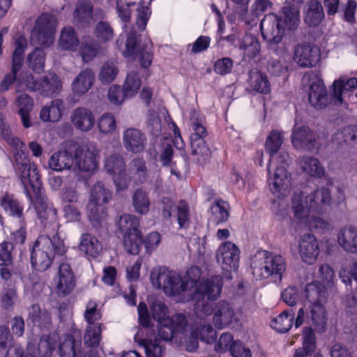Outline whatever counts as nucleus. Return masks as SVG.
<instances>
[{
  "label": "nucleus",
  "mask_w": 357,
  "mask_h": 357,
  "mask_svg": "<svg viewBox=\"0 0 357 357\" xmlns=\"http://www.w3.org/2000/svg\"><path fill=\"white\" fill-rule=\"evenodd\" d=\"M291 1L285 2L282 16L271 13L266 15L260 23L262 36L270 50L276 51V45L282 42L285 29L294 31L299 26V6L303 3L304 0Z\"/></svg>",
  "instance_id": "1"
},
{
  "label": "nucleus",
  "mask_w": 357,
  "mask_h": 357,
  "mask_svg": "<svg viewBox=\"0 0 357 357\" xmlns=\"http://www.w3.org/2000/svg\"><path fill=\"white\" fill-rule=\"evenodd\" d=\"M22 168L21 165L20 169ZM20 171L22 176H20V178L27 197L31 202H33V198H35L34 207L38 218L45 227L50 225L52 227L53 231H56L59 228L56 211L42 192V183L38 169H29L28 172L23 169V171Z\"/></svg>",
  "instance_id": "2"
},
{
  "label": "nucleus",
  "mask_w": 357,
  "mask_h": 357,
  "mask_svg": "<svg viewBox=\"0 0 357 357\" xmlns=\"http://www.w3.org/2000/svg\"><path fill=\"white\" fill-rule=\"evenodd\" d=\"M306 298L310 303L309 313L306 314L303 307L299 309L295 320V327L302 325L306 316L307 323L311 330L317 333L325 331L327 321V312L325 303L327 301V291L319 282H313L305 287Z\"/></svg>",
  "instance_id": "3"
},
{
  "label": "nucleus",
  "mask_w": 357,
  "mask_h": 357,
  "mask_svg": "<svg viewBox=\"0 0 357 357\" xmlns=\"http://www.w3.org/2000/svg\"><path fill=\"white\" fill-rule=\"evenodd\" d=\"M201 271L198 266H191L186 272L184 283L187 293L196 303L197 308L205 311L208 301L217 299L222 291V277L214 275L206 280H199Z\"/></svg>",
  "instance_id": "4"
},
{
  "label": "nucleus",
  "mask_w": 357,
  "mask_h": 357,
  "mask_svg": "<svg viewBox=\"0 0 357 357\" xmlns=\"http://www.w3.org/2000/svg\"><path fill=\"white\" fill-rule=\"evenodd\" d=\"M66 248L57 234L40 235L36 240L31 255L32 267L38 271H46L52 264L54 256L63 255Z\"/></svg>",
  "instance_id": "5"
},
{
  "label": "nucleus",
  "mask_w": 357,
  "mask_h": 357,
  "mask_svg": "<svg viewBox=\"0 0 357 357\" xmlns=\"http://www.w3.org/2000/svg\"><path fill=\"white\" fill-rule=\"evenodd\" d=\"M252 273L263 278H273L275 282L281 281L286 270L284 258L280 255H273L266 250H259L251 263Z\"/></svg>",
  "instance_id": "6"
},
{
  "label": "nucleus",
  "mask_w": 357,
  "mask_h": 357,
  "mask_svg": "<svg viewBox=\"0 0 357 357\" xmlns=\"http://www.w3.org/2000/svg\"><path fill=\"white\" fill-rule=\"evenodd\" d=\"M153 287L162 289L167 295H177L187 292L183 279L173 271L165 267L154 268L150 275Z\"/></svg>",
  "instance_id": "7"
},
{
  "label": "nucleus",
  "mask_w": 357,
  "mask_h": 357,
  "mask_svg": "<svg viewBox=\"0 0 357 357\" xmlns=\"http://www.w3.org/2000/svg\"><path fill=\"white\" fill-rule=\"evenodd\" d=\"M0 131L3 139L13 149L14 165L19 177L22 176V172L20 169L21 165L22 166L21 169L22 171L23 169L27 172L29 169H36V165L29 162L28 156L24 151V144L20 138L13 135L9 125L1 117H0Z\"/></svg>",
  "instance_id": "8"
},
{
  "label": "nucleus",
  "mask_w": 357,
  "mask_h": 357,
  "mask_svg": "<svg viewBox=\"0 0 357 357\" xmlns=\"http://www.w3.org/2000/svg\"><path fill=\"white\" fill-rule=\"evenodd\" d=\"M190 121L192 129L190 137L192 154L197 156L196 160L199 163L203 164L211 157L210 149L205 141L207 130L199 121L195 111L191 112Z\"/></svg>",
  "instance_id": "9"
},
{
  "label": "nucleus",
  "mask_w": 357,
  "mask_h": 357,
  "mask_svg": "<svg viewBox=\"0 0 357 357\" xmlns=\"http://www.w3.org/2000/svg\"><path fill=\"white\" fill-rule=\"evenodd\" d=\"M24 82L29 89L38 92L43 97L47 98L59 95L63 86L61 79L54 73H49L37 79L32 75H29Z\"/></svg>",
  "instance_id": "10"
},
{
  "label": "nucleus",
  "mask_w": 357,
  "mask_h": 357,
  "mask_svg": "<svg viewBox=\"0 0 357 357\" xmlns=\"http://www.w3.org/2000/svg\"><path fill=\"white\" fill-rule=\"evenodd\" d=\"M56 26V19L49 13L40 15L31 33V41L33 45L49 46L52 43Z\"/></svg>",
  "instance_id": "11"
},
{
  "label": "nucleus",
  "mask_w": 357,
  "mask_h": 357,
  "mask_svg": "<svg viewBox=\"0 0 357 357\" xmlns=\"http://www.w3.org/2000/svg\"><path fill=\"white\" fill-rule=\"evenodd\" d=\"M149 177L146 164L143 158H135L128 164V172L123 177L115 178V185L118 191L128 188L131 181L135 184L145 183Z\"/></svg>",
  "instance_id": "12"
},
{
  "label": "nucleus",
  "mask_w": 357,
  "mask_h": 357,
  "mask_svg": "<svg viewBox=\"0 0 357 357\" xmlns=\"http://www.w3.org/2000/svg\"><path fill=\"white\" fill-rule=\"evenodd\" d=\"M238 248L230 241L222 243L217 250L215 257L218 264L222 266L223 276L227 280L232 278L231 271H236L239 263Z\"/></svg>",
  "instance_id": "13"
},
{
  "label": "nucleus",
  "mask_w": 357,
  "mask_h": 357,
  "mask_svg": "<svg viewBox=\"0 0 357 357\" xmlns=\"http://www.w3.org/2000/svg\"><path fill=\"white\" fill-rule=\"evenodd\" d=\"M123 54L126 57L135 56L139 58L141 66L144 68H148L152 62L153 55L150 46L148 43H144L141 45L139 36L135 30H131L128 35L126 49Z\"/></svg>",
  "instance_id": "14"
},
{
  "label": "nucleus",
  "mask_w": 357,
  "mask_h": 357,
  "mask_svg": "<svg viewBox=\"0 0 357 357\" xmlns=\"http://www.w3.org/2000/svg\"><path fill=\"white\" fill-rule=\"evenodd\" d=\"M239 321L238 314L231 305L226 301H220L213 308V323L217 329L234 327Z\"/></svg>",
  "instance_id": "15"
},
{
  "label": "nucleus",
  "mask_w": 357,
  "mask_h": 357,
  "mask_svg": "<svg viewBox=\"0 0 357 357\" xmlns=\"http://www.w3.org/2000/svg\"><path fill=\"white\" fill-rule=\"evenodd\" d=\"M74 162L77 169L83 172H93L97 168L98 151L93 145L80 146L74 144Z\"/></svg>",
  "instance_id": "16"
},
{
  "label": "nucleus",
  "mask_w": 357,
  "mask_h": 357,
  "mask_svg": "<svg viewBox=\"0 0 357 357\" xmlns=\"http://www.w3.org/2000/svg\"><path fill=\"white\" fill-rule=\"evenodd\" d=\"M158 323V335L165 341H170L176 333H182L187 326L186 318L182 314H176Z\"/></svg>",
  "instance_id": "17"
},
{
  "label": "nucleus",
  "mask_w": 357,
  "mask_h": 357,
  "mask_svg": "<svg viewBox=\"0 0 357 357\" xmlns=\"http://www.w3.org/2000/svg\"><path fill=\"white\" fill-rule=\"evenodd\" d=\"M357 86V78L340 77L333 82L331 91V100L335 105L343 104L347 97H350L351 93Z\"/></svg>",
  "instance_id": "18"
},
{
  "label": "nucleus",
  "mask_w": 357,
  "mask_h": 357,
  "mask_svg": "<svg viewBox=\"0 0 357 357\" xmlns=\"http://www.w3.org/2000/svg\"><path fill=\"white\" fill-rule=\"evenodd\" d=\"M122 142L128 152L142 153L147 144L146 135L139 129L130 128L123 132Z\"/></svg>",
  "instance_id": "19"
},
{
  "label": "nucleus",
  "mask_w": 357,
  "mask_h": 357,
  "mask_svg": "<svg viewBox=\"0 0 357 357\" xmlns=\"http://www.w3.org/2000/svg\"><path fill=\"white\" fill-rule=\"evenodd\" d=\"M319 59L320 51L315 45H298L295 47L294 60L301 67H312L317 64Z\"/></svg>",
  "instance_id": "20"
},
{
  "label": "nucleus",
  "mask_w": 357,
  "mask_h": 357,
  "mask_svg": "<svg viewBox=\"0 0 357 357\" xmlns=\"http://www.w3.org/2000/svg\"><path fill=\"white\" fill-rule=\"evenodd\" d=\"M55 282L56 291L59 296L68 295L75 289V276L68 264H60Z\"/></svg>",
  "instance_id": "21"
},
{
  "label": "nucleus",
  "mask_w": 357,
  "mask_h": 357,
  "mask_svg": "<svg viewBox=\"0 0 357 357\" xmlns=\"http://www.w3.org/2000/svg\"><path fill=\"white\" fill-rule=\"evenodd\" d=\"M70 121L75 129L82 132H87L94 127L96 118L90 109L78 107L71 112Z\"/></svg>",
  "instance_id": "22"
},
{
  "label": "nucleus",
  "mask_w": 357,
  "mask_h": 357,
  "mask_svg": "<svg viewBox=\"0 0 357 357\" xmlns=\"http://www.w3.org/2000/svg\"><path fill=\"white\" fill-rule=\"evenodd\" d=\"M299 254L303 262L313 264L319 255V248L318 241L312 234H305L299 241Z\"/></svg>",
  "instance_id": "23"
},
{
  "label": "nucleus",
  "mask_w": 357,
  "mask_h": 357,
  "mask_svg": "<svg viewBox=\"0 0 357 357\" xmlns=\"http://www.w3.org/2000/svg\"><path fill=\"white\" fill-rule=\"evenodd\" d=\"M75 144L69 142L64 150L54 153L48 162L50 168L58 172L70 168L74 163Z\"/></svg>",
  "instance_id": "24"
},
{
  "label": "nucleus",
  "mask_w": 357,
  "mask_h": 357,
  "mask_svg": "<svg viewBox=\"0 0 357 357\" xmlns=\"http://www.w3.org/2000/svg\"><path fill=\"white\" fill-rule=\"evenodd\" d=\"M308 100L310 104L316 109L325 108L328 104V93L322 80L314 78L311 80Z\"/></svg>",
  "instance_id": "25"
},
{
  "label": "nucleus",
  "mask_w": 357,
  "mask_h": 357,
  "mask_svg": "<svg viewBox=\"0 0 357 357\" xmlns=\"http://www.w3.org/2000/svg\"><path fill=\"white\" fill-rule=\"evenodd\" d=\"M291 142L296 149L312 151L315 146L316 137L307 126H295L291 134Z\"/></svg>",
  "instance_id": "26"
},
{
  "label": "nucleus",
  "mask_w": 357,
  "mask_h": 357,
  "mask_svg": "<svg viewBox=\"0 0 357 357\" xmlns=\"http://www.w3.org/2000/svg\"><path fill=\"white\" fill-rule=\"evenodd\" d=\"M270 190L278 197H284L288 192L290 174L284 166L277 167L273 177L269 176Z\"/></svg>",
  "instance_id": "27"
},
{
  "label": "nucleus",
  "mask_w": 357,
  "mask_h": 357,
  "mask_svg": "<svg viewBox=\"0 0 357 357\" xmlns=\"http://www.w3.org/2000/svg\"><path fill=\"white\" fill-rule=\"evenodd\" d=\"M94 81L93 70L91 68H85L81 70L73 79L71 84L72 91L77 96L84 95L92 87Z\"/></svg>",
  "instance_id": "28"
},
{
  "label": "nucleus",
  "mask_w": 357,
  "mask_h": 357,
  "mask_svg": "<svg viewBox=\"0 0 357 357\" xmlns=\"http://www.w3.org/2000/svg\"><path fill=\"white\" fill-rule=\"evenodd\" d=\"M306 204H310L312 212L321 213L331 200V192L328 188H321L314 190L306 197Z\"/></svg>",
  "instance_id": "29"
},
{
  "label": "nucleus",
  "mask_w": 357,
  "mask_h": 357,
  "mask_svg": "<svg viewBox=\"0 0 357 357\" xmlns=\"http://www.w3.org/2000/svg\"><path fill=\"white\" fill-rule=\"evenodd\" d=\"M64 103L61 99H54L50 105L43 107L40 112V118L45 122H57L62 116Z\"/></svg>",
  "instance_id": "30"
},
{
  "label": "nucleus",
  "mask_w": 357,
  "mask_h": 357,
  "mask_svg": "<svg viewBox=\"0 0 357 357\" xmlns=\"http://www.w3.org/2000/svg\"><path fill=\"white\" fill-rule=\"evenodd\" d=\"M324 18V12L321 3L312 0L305 6L304 20L310 26L319 25Z\"/></svg>",
  "instance_id": "31"
},
{
  "label": "nucleus",
  "mask_w": 357,
  "mask_h": 357,
  "mask_svg": "<svg viewBox=\"0 0 357 357\" xmlns=\"http://www.w3.org/2000/svg\"><path fill=\"white\" fill-rule=\"evenodd\" d=\"M284 142L282 133L277 130H273L266 138L265 142L266 151L269 154L267 172L270 175L271 163L274 160L275 155L279 151Z\"/></svg>",
  "instance_id": "32"
},
{
  "label": "nucleus",
  "mask_w": 357,
  "mask_h": 357,
  "mask_svg": "<svg viewBox=\"0 0 357 357\" xmlns=\"http://www.w3.org/2000/svg\"><path fill=\"white\" fill-rule=\"evenodd\" d=\"M303 194L301 192L294 193L291 198V208L294 217L301 222H306L312 211L310 208V204H306V198L303 199Z\"/></svg>",
  "instance_id": "33"
},
{
  "label": "nucleus",
  "mask_w": 357,
  "mask_h": 357,
  "mask_svg": "<svg viewBox=\"0 0 357 357\" xmlns=\"http://www.w3.org/2000/svg\"><path fill=\"white\" fill-rule=\"evenodd\" d=\"M301 170L307 175L321 178L324 176L325 169L320 161L312 156H303L299 159Z\"/></svg>",
  "instance_id": "34"
},
{
  "label": "nucleus",
  "mask_w": 357,
  "mask_h": 357,
  "mask_svg": "<svg viewBox=\"0 0 357 357\" xmlns=\"http://www.w3.org/2000/svg\"><path fill=\"white\" fill-rule=\"evenodd\" d=\"M79 249L88 257H96L102 250V245L96 237L86 233L80 237Z\"/></svg>",
  "instance_id": "35"
},
{
  "label": "nucleus",
  "mask_w": 357,
  "mask_h": 357,
  "mask_svg": "<svg viewBox=\"0 0 357 357\" xmlns=\"http://www.w3.org/2000/svg\"><path fill=\"white\" fill-rule=\"evenodd\" d=\"M105 169L108 174L113 176L115 183V178L125 175L126 164L123 158L118 153L109 155L105 160Z\"/></svg>",
  "instance_id": "36"
},
{
  "label": "nucleus",
  "mask_w": 357,
  "mask_h": 357,
  "mask_svg": "<svg viewBox=\"0 0 357 357\" xmlns=\"http://www.w3.org/2000/svg\"><path fill=\"white\" fill-rule=\"evenodd\" d=\"M15 105L19 107L18 114L20 116L22 123L25 128L31 126L29 113L33 107V100L26 93L17 96Z\"/></svg>",
  "instance_id": "37"
},
{
  "label": "nucleus",
  "mask_w": 357,
  "mask_h": 357,
  "mask_svg": "<svg viewBox=\"0 0 357 357\" xmlns=\"http://www.w3.org/2000/svg\"><path fill=\"white\" fill-rule=\"evenodd\" d=\"M142 71L141 68H136L130 70L123 84L124 96L126 98H131L136 96L142 85L139 74Z\"/></svg>",
  "instance_id": "38"
},
{
  "label": "nucleus",
  "mask_w": 357,
  "mask_h": 357,
  "mask_svg": "<svg viewBox=\"0 0 357 357\" xmlns=\"http://www.w3.org/2000/svg\"><path fill=\"white\" fill-rule=\"evenodd\" d=\"M356 238V228L347 227L341 230L338 236V243L347 252L354 253L357 250Z\"/></svg>",
  "instance_id": "39"
},
{
  "label": "nucleus",
  "mask_w": 357,
  "mask_h": 357,
  "mask_svg": "<svg viewBox=\"0 0 357 357\" xmlns=\"http://www.w3.org/2000/svg\"><path fill=\"white\" fill-rule=\"evenodd\" d=\"M101 50L99 44L92 38L86 37L83 39L79 47V53L84 63L92 61Z\"/></svg>",
  "instance_id": "40"
},
{
  "label": "nucleus",
  "mask_w": 357,
  "mask_h": 357,
  "mask_svg": "<svg viewBox=\"0 0 357 357\" xmlns=\"http://www.w3.org/2000/svg\"><path fill=\"white\" fill-rule=\"evenodd\" d=\"M249 83L250 88L258 93H268L270 91V84L266 75L257 69L250 71Z\"/></svg>",
  "instance_id": "41"
},
{
  "label": "nucleus",
  "mask_w": 357,
  "mask_h": 357,
  "mask_svg": "<svg viewBox=\"0 0 357 357\" xmlns=\"http://www.w3.org/2000/svg\"><path fill=\"white\" fill-rule=\"evenodd\" d=\"M132 203L136 213L146 215L151 206L148 192L142 188L137 189L132 196Z\"/></svg>",
  "instance_id": "42"
},
{
  "label": "nucleus",
  "mask_w": 357,
  "mask_h": 357,
  "mask_svg": "<svg viewBox=\"0 0 357 357\" xmlns=\"http://www.w3.org/2000/svg\"><path fill=\"white\" fill-rule=\"evenodd\" d=\"M0 205L9 215L20 219L22 218L23 206L14 195L8 193L3 195L0 199Z\"/></svg>",
  "instance_id": "43"
},
{
  "label": "nucleus",
  "mask_w": 357,
  "mask_h": 357,
  "mask_svg": "<svg viewBox=\"0 0 357 357\" xmlns=\"http://www.w3.org/2000/svg\"><path fill=\"white\" fill-rule=\"evenodd\" d=\"M86 211L89 220L95 227H100L107 215L104 204H96L93 202H89Z\"/></svg>",
  "instance_id": "44"
},
{
  "label": "nucleus",
  "mask_w": 357,
  "mask_h": 357,
  "mask_svg": "<svg viewBox=\"0 0 357 357\" xmlns=\"http://www.w3.org/2000/svg\"><path fill=\"white\" fill-rule=\"evenodd\" d=\"M294 315L292 310H286L273 320L271 326L277 332L284 333L292 327Z\"/></svg>",
  "instance_id": "45"
},
{
  "label": "nucleus",
  "mask_w": 357,
  "mask_h": 357,
  "mask_svg": "<svg viewBox=\"0 0 357 357\" xmlns=\"http://www.w3.org/2000/svg\"><path fill=\"white\" fill-rule=\"evenodd\" d=\"M112 197V192L107 189L104 184L98 181L91 189L90 198L89 202H93L96 204H105Z\"/></svg>",
  "instance_id": "46"
},
{
  "label": "nucleus",
  "mask_w": 357,
  "mask_h": 357,
  "mask_svg": "<svg viewBox=\"0 0 357 357\" xmlns=\"http://www.w3.org/2000/svg\"><path fill=\"white\" fill-rule=\"evenodd\" d=\"M81 346L80 340H75L72 335H67L59 345L61 357H76L77 350Z\"/></svg>",
  "instance_id": "47"
},
{
  "label": "nucleus",
  "mask_w": 357,
  "mask_h": 357,
  "mask_svg": "<svg viewBox=\"0 0 357 357\" xmlns=\"http://www.w3.org/2000/svg\"><path fill=\"white\" fill-rule=\"evenodd\" d=\"M79 45V39L72 27L64 28L60 36L59 45L63 50H75Z\"/></svg>",
  "instance_id": "48"
},
{
  "label": "nucleus",
  "mask_w": 357,
  "mask_h": 357,
  "mask_svg": "<svg viewBox=\"0 0 357 357\" xmlns=\"http://www.w3.org/2000/svg\"><path fill=\"white\" fill-rule=\"evenodd\" d=\"M228 204L220 199L215 200L211 206V220L216 225L223 223L228 220Z\"/></svg>",
  "instance_id": "49"
},
{
  "label": "nucleus",
  "mask_w": 357,
  "mask_h": 357,
  "mask_svg": "<svg viewBox=\"0 0 357 357\" xmlns=\"http://www.w3.org/2000/svg\"><path fill=\"white\" fill-rule=\"evenodd\" d=\"M119 228L124 234H129L132 232H139L138 227L139 226V220L138 218L130 214L122 215L119 220Z\"/></svg>",
  "instance_id": "50"
},
{
  "label": "nucleus",
  "mask_w": 357,
  "mask_h": 357,
  "mask_svg": "<svg viewBox=\"0 0 357 357\" xmlns=\"http://www.w3.org/2000/svg\"><path fill=\"white\" fill-rule=\"evenodd\" d=\"M119 73V69L114 61H108L105 62L99 73L98 79L103 84H109L116 77Z\"/></svg>",
  "instance_id": "51"
},
{
  "label": "nucleus",
  "mask_w": 357,
  "mask_h": 357,
  "mask_svg": "<svg viewBox=\"0 0 357 357\" xmlns=\"http://www.w3.org/2000/svg\"><path fill=\"white\" fill-rule=\"evenodd\" d=\"M27 62L29 67L37 73L43 71L45 54L40 48H36L31 54L28 55Z\"/></svg>",
  "instance_id": "52"
},
{
  "label": "nucleus",
  "mask_w": 357,
  "mask_h": 357,
  "mask_svg": "<svg viewBox=\"0 0 357 357\" xmlns=\"http://www.w3.org/2000/svg\"><path fill=\"white\" fill-rule=\"evenodd\" d=\"M123 245L127 252L132 255L139 254L142 245L141 233L139 231L124 234Z\"/></svg>",
  "instance_id": "53"
},
{
  "label": "nucleus",
  "mask_w": 357,
  "mask_h": 357,
  "mask_svg": "<svg viewBox=\"0 0 357 357\" xmlns=\"http://www.w3.org/2000/svg\"><path fill=\"white\" fill-rule=\"evenodd\" d=\"M92 17V6L87 1H81L76 4L74 20L77 22L88 23Z\"/></svg>",
  "instance_id": "54"
},
{
  "label": "nucleus",
  "mask_w": 357,
  "mask_h": 357,
  "mask_svg": "<svg viewBox=\"0 0 357 357\" xmlns=\"http://www.w3.org/2000/svg\"><path fill=\"white\" fill-rule=\"evenodd\" d=\"M15 50L13 54V70H20L22 66L24 50L26 47V40L24 36H19L15 43Z\"/></svg>",
  "instance_id": "55"
},
{
  "label": "nucleus",
  "mask_w": 357,
  "mask_h": 357,
  "mask_svg": "<svg viewBox=\"0 0 357 357\" xmlns=\"http://www.w3.org/2000/svg\"><path fill=\"white\" fill-rule=\"evenodd\" d=\"M101 338L100 325L87 326L84 335V343L88 347H98Z\"/></svg>",
  "instance_id": "56"
},
{
  "label": "nucleus",
  "mask_w": 357,
  "mask_h": 357,
  "mask_svg": "<svg viewBox=\"0 0 357 357\" xmlns=\"http://www.w3.org/2000/svg\"><path fill=\"white\" fill-rule=\"evenodd\" d=\"M247 56L250 59L256 57L260 52V44L258 40L252 36H246L240 46Z\"/></svg>",
  "instance_id": "57"
},
{
  "label": "nucleus",
  "mask_w": 357,
  "mask_h": 357,
  "mask_svg": "<svg viewBox=\"0 0 357 357\" xmlns=\"http://www.w3.org/2000/svg\"><path fill=\"white\" fill-rule=\"evenodd\" d=\"M176 216L180 228H187L190 225V212L188 204L181 200L176 205Z\"/></svg>",
  "instance_id": "58"
},
{
  "label": "nucleus",
  "mask_w": 357,
  "mask_h": 357,
  "mask_svg": "<svg viewBox=\"0 0 357 357\" xmlns=\"http://www.w3.org/2000/svg\"><path fill=\"white\" fill-rule=\"evenodd\" d=\"M98 126L102 133H112L116 127V119L112 114L105 113L98 119Z\"/></svg>",
  "instance_id": "59"
},
{
  "label": "nucleus",
  "mask_w": 357,
  "mask_h": 357,
  "mask_svg": "<svg viewBox=\"0 0 357 357\" xmlns=\"http://www.w3.org/2000/svg\"><path fill=\"white\" fill-rule=\"evenodd\" d=\"M142 344L144 347V350L147 357H161L162 354V348L160 344V340L155 338L144 339L142 340Z\"/></svg>",
  "instance_id": "60"
},
{
  "label": "nucleus",
  "mask_w": 357,
  "mask_h": 357,
  "mask_svg": "<svg viewBox=\"0 0 357 357\" xmlns=\"http://www.w3.org/2000/svg\"><path fill=\"white\" fill-rule=\"evenodd\" d=\"M150 307L153 317L158 322L162 321L165 319H167V317H169L167 315V307L162 301L157 299L152 300L150 304Z\"/></svg>",
  "instance_id": "61"
},
{
  "label": "nucleus",
  "mask_w": 357,
  "mask_h": 357,
  "mask_svg": "<svg viewBox=\"0 0 357 357\" xmlns=\"http://www.w3.org/2000/svg\"><path fill=\"white\" fill-rule=\"evenodd\" d=\"M193 331L197 332L199 340L207 344H211L216 338V332L210 324H202Z\"/></svg>",
  "instance_id": "62"
},
{
  "label": "nucleus",
  "mask_w": 357,
  "mask_h": 357,
  "mask_svg": "<svg viewBox=\"0 0 357 357\" xmlns=\"http://www.w3.org/2000/svg\"><path fill=\"white\" fill-rule=\"evenodd\" d=\"M100 317V313L97 310V304L94 301H89L84 312V319L88 323V326L100 325L96 322Z\"/></svg>",
  "instance_id": "63"
},
{
  "label": "nucleus",
  "mask_w": 357,
  "mask_h": 357,
  "mask_svg": "<svg viewBox=\"0 0 357 357\" xmlns=\"http://www.w3.org/2000/svg\"><path fill=\"white\" fill-rule=\"evenodd\" d=\"M96 36L102 42H107L113 38L114 31L106 22H99L95 29Z\"/></svg>",
  "instance_id": "64"
}]
</instances>
